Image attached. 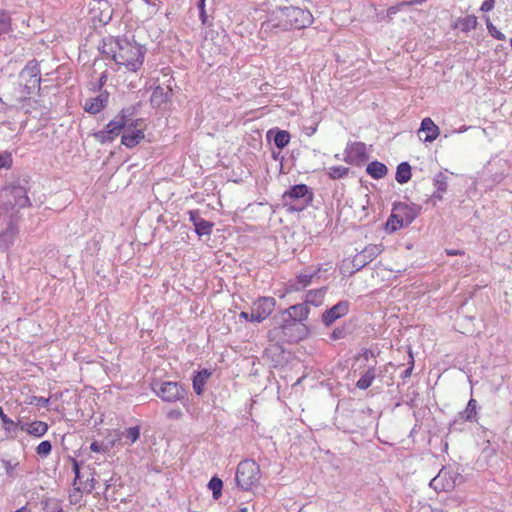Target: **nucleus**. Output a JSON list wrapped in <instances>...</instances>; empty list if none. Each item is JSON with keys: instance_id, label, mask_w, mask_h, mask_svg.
Returning a JSON list of instances; mask_svg holds the SVG:
<instances>
[{"instance_id": "41", "label": "nucleus", "mask_w": 512, "mask_h": 512, "mask_svg": "<svg viewBox=\"0 0 512 512\" xmlns=\"http://www.w3.org/2000/svg\"><path fill=\"white\" fill-rule=\"evenodd\" d=\"M0 420L2 422V426L6 432L12 433L15 432L18 428V424L15 423L12 419H10L3 411L2 407H0Z\"/></svg>"}, {"instance_id": "55", "label": "nucleus", "mask_w": 512, "mask_h": 512, "mask_svg": "<svg viewBox=\"0 0 512 512\" xmlns=\"http://www.w3.org/2000/svg\"><path fill=\"white\" fill-rule=\"evenodd\" d=\"M188 214H189V220L192 222L193 226H195L197 224V222L202 219V217L200 216L199 210H190L188 212Z\"/></svg>"}, {"instance_id": "62", "label": "nucleus", "mask_w": 512, "mask_h": 512, "mask_svg": "<svg viewBox=\"0 0 512 512\" xmlns=\"http://www.w3.org/2000/svg\"><path fill=\"white\" fill-rule=\"evenodd\" d=\"M107 81V73L103 72L99 78L98 89L101 90Z\"/></svg>"}, {"instance_id": "25", "label": "nucleus", "mask_w": 512, "mask_h": 512, "mask_svg": "<svg viewBox=\"0 0 512 512\" xmlns=\"http://www.w3.org/2000/svg\"><path fill=\"white\" fill-rule=\"evenodd\" d=\"M119 38H109L108 40L103 41V45L100 48V51L106 57H110L117 63V55H118V44Z\"/></svg>"}, {"instance_id": "24", "label": "nucleus", "mask_w": 512, "mask_h": 512, "mask_svg": "<svg viewBox=\"0 0 512 512\" xmlns=\"http://www.w3.org/2000/svg\"><path fill=\"white\" fill-rule=\"evenodd\" d=\"M267 338H268L269 342L274 343L278 348L281 349V351H283L282 344L286 343V339L284 336V330H283L282 324L275 323V326L268 330Z\"/></svg>"}, {"instance_id": "40", "label": "nucleus", "mask_w": 512, "mask_h": 512, "mask_svg": "<svg viewBox=\"0 0 512 512\" xmlns=\"http://www.w3.org/2000/svg\"><path fill=\"white\" fill-rule=\"evenodd\" d=\"M349 174V168L343 166H333L327 171V175L332 180L342 179L347 177Z\"/></svg>"}, {"instance_id": "6", "label": "nucleus", "mask_w": 512, "mask_h": 512, "mask_svg": "<svg viewBox=\"0 0 512 512\" xmlns=\"http://www.w3.org/2000/svg\"><path fill=\"white\" fill-rule=\"evenodd\" d=\"M273 320L276 324H282L286 343H297L309 335V328L304 321L292 318L289 313H285L284 318L274 316Z\"/></svg>"}, {"instance_id": "56", "label": "nucleus", "mask_w": 512, "mask_h": 512, "mask_svg": "<svg viewBox=\"0 0 512 512\" xmlns=\"http://www.w3.org/2000/svg\"><path fill=\"white\" fill-rule=\"evenodd\" d=\"M494 6H495V0H484L480 7V10L482 12H489L494 8Z\"/></svg>"}, {"instance_id": "48", "label": "nucleus", "mask_w": 512, "mask_h": 512, "mask_svg": "<svg viewBox=\"0 0 512 512\" xmlns=\"http://www.w3.org/2000/svg\"><path fill=\"white\" fill-rule=\"evenodd\" d=\"M69 503L70 505H76V504H79L80 501L82 500V490L81 488L78 486H74L73 490L69 493Z\"/></svg>"}, {"instance_id": "1", "label": "nucleus", "mask_w": 512, "mask_h": 512, "mask_svg": "<svg viewBox=\"0 0 512 512\" xmlns=\"http://www.w3.org/2000/svg\"><path fill=\"white\" fill-rule=\"evenodd\" d=\"M313 23V16L309 10L296 6H277L270 13L269 18L261 25L260 33L268 37L271 34L303 29Z\"/></svg>"}, {"instance_id": "5", "label": "nucleus", "mask_w": 512, "mask_h": 512, "mask_svg": "<svg viewBox=\"0 0 512 512\" xmlns=\"http://www.w3.org/2000/svg\"><path fill=\"white\" fill-rule=\"evenodd\" d=\"M151 389L164 402L174 403L187 397V390L180 382L155 379Z\"/></svg>"}, {"instance_id": "23", "label": "nucleus", "mask_w": 512, "mask_h": 512, "mask_svg": "<svg viewBox=\"0 0 512 512\" xmlns=\"http://www.w3.org/2000/svg\"><path fill=\"white\" fill-rule=\"evenodd\" d=\"M447 179L448 177L443 172H439L435 175L433 184L436 187V191L432 194L433 199L442 200L443 193H445L448 188Z\"/></svg>"}, {"instance_id": "29", "label": "nucleus", "mask_w": 512, "mask_h": 512, "mask_svg": "<svg viewBox=\"0 0 512 512\" xmlns=\"http://www.w3.org/2000/svg\"><path fill=\"white\" fill-rule=\"evenodd\" d=\"M25 426H27V427L24 428V426H21V429L26 430V432L28 434L36 436V437L43 436L48 430L47 423L42 422V421H34L32 423L25 424Z\"/></svg>"}, {"instance_id": "49", "label": "nucleus", "mask_w": 512, "mask_h": 512, "mask_svg": "<svg viewBox=\"0 0 512 512\" xmlns=\"http://www.w3.org/2000/svg\"><path fill=\"white\" fill-rule=\"evenodd\" d=\"M50 399L43 396H32L30 398L29 404L36 405L37 407H47L49 405Z\"/></svg>"}, {"instance_id": "60", "label": "nucleus", "mask_w": 512, "mask_h": 512, "mask_svg": "<svg viewBox=\"0 0 512 512\" xmlns=\"http://www.w3.org/2000/svg\"><path fill=\"white\" fill-rule=\"evenodd\" d=\"M445 252L448 256H461L465 254L463 250L459 249H446Z\"/></svg>"}, {"instance_id": "53", "label": "nucleus", "mask_w": 512, "mask_h": 512, "mask_svg": "<svg viewBox=\"0 0 512 512\" xmlns=\"http://www.w3.org/2000/svg\"><path fill=\"white\" fill-rule=\"evenodd\" d=\"M409 355H410L411 361H410V363H409V364H410V365H409V367H408V368H406V369L402 372V374H401V378H402L403 380H405V379H407V378H409V377L411 376L412 371H413V368H414V358H413V355H412V353H411V352H409Z\"/></svg>"}, {"instance_id": "54", "label": "nucleus", "mask_w": 512, "mask_h": 512, "mask_svg": "<svg viewBox=\"0 0 512 512\" xmlns=\"http://www.w3.org/2000/svg\"><path fill=\"white\" fill-rule=\"evenodd\" d=\"M25 79V83L26 84H30L32 86V88H35L37 90H40V83H41V78L40 77H27V78H24Z\"/></svg>"}, {"instance_id": "12", "label": "nucleus", "mask_w": 512, "mask_h": 512, "mask_svg": "<svg viewBox=\"0 0 512 512\" xmlns=\"http://www.w3.org/2000/svg\"><path fill=\"white\" fill-rule=\"evenodd\" d=\"M381 245H373L370 244L366 246L359 254H357L352 260V266L355 271H359L368 265L372 260H374L378 255L382 252Z\"/></svg>"}, {"instance_id": "38", "label": "nucleus", "mask_w": 512, "mask_h": 512, "mask_svg": "<svg viewBox=\"0 0 512 512\" xmlns=\"http://www.w3.org/2000/svg\"><path fill=\"white\" fill-rule=\"evenodd\" d=\"M208 488L212 491L213 499L218 500L222 495L223 481L219 477L213 476L208 482Z\"/></svg>"}, {"instance_id": "34", "label": "nucleus", "mask_w": 512, "mask_h": 512, "mask_svg": "<svg viewBox=\"0 0 512 512\" xmlns=\"http://www.w3.org/2000/svg\"><path fill=\"white\" fill-rule=\"evenodd\" d=\"M44 512H65L62 508V500L57 498H45L41 501Z\"/></svg>"}, {"instance_id": "27", "label": "nucleus", "mask_w": 512, "mask_h": 512, "mask_svg": "<svg viewBox=\"0 0 512 512\" xmlns=\"http://www.w3.org/2000/svg\"><path fill=\"white\" fill-rule=\"evenodd\" d=\"M411 170H412L411 165L408 162H406V161L401 162L400 164H398V166L396 168L395 180L399 184L407 183L408 181H410V179L412 177Z\"/></svg>"}, {"instance_id": "22", "label": "nucleus", "mask_w": 512, "mask_h": 512, "mask_svg": "<svg viewBox=\"0 0 512 512\" xmlns=\"http://www.w3.org/2000/svg\"><path fill=\"white\" fill-rule=\"evenodd\" d=\"M366 172L373 179L379 180L387 175L388 168L384 163L374 160L367 165Z\"/></svg>"}, {"instance_id": "50", "label": "nucleus", "mask_w": 512, "mask_h": 512, "mask_svg": "<svg viewBox=\"0 0 512 512\" xmlns=\"http://www.w3.org/2000/svg\"><path fill=\"white\" fill-rule=\"evenodd\" d=\"M205 1L206 0H199L197 3V7L199 9V17L203 25H209L208 23V16L206 14L205 9Z\"/></svg>"}, {"instance_id": "42", "label": "nucleus", "mask_w": 512, "mask_h": 512, "mask_svg": "<svg viewBox=\"0 0 512 512\" xmlns=\"http://www.w3.org/2000/svg\"><path fill=\"white\" fill-rule=\"evenodd\" d=\"M68 460L69 462L71 463V466H72V471L75 475L74 477V481H73V486H76V484L79 482L81 483V465L82 463L77 461L75 458L69 456L68 457Z\"/></svg>"}, {"instance_id": "51", "label": "nucleus", "mask_w": 512, "mask_h": 512, "mask_svg": "<svg viewBox=\"0 0 512 512\" xmlns=\"http://www.w3.org/2000/svg\"><path fill=\"white\" fill-rule=\"evenodd\" d=\"M12 165V156L8 152L0 153V169L10 168Z\"/></svg>"}, {"instance_id": "31", "label": "nucleus", "mask_w": 512, "mask_h": 512, "mask_svg": "<svg viewBox=\"0 0 512 512\" xmlns=\"http://www.w3.org/2000/svg\"><path fill=\"white\" fill-rule=\"evenodd\" d=\"M476 408H477V401L475 399L471 398L468 401L465 410H463L459 413V418L461 420L470 421V422L476 421V419H477Z\"/></svg>"}, {"instance_id": "13", "label": "nucleus", "mask_w": 512, "mask_h": 512, "mask_svg": "<svg viewBox=\"0 0 512 512\" xmlns=\"http://www.w3.org/2000/svg\"><path fill=\"white\" fill-rule=\"evenodd\" d=\"M349 308V301H339L337 304L324 311L321 317L322 323L327 327L331 326L336 320L345 316L349 312Z\"/></svg>"}, {"instance_id": "37", "label": "nucleus", "mask_w": 512, "mask_h": 512, "mask_svg": "<svg viewBox=\"0 0 512 512\" xmlns=\"http://www.w3.org/2000/svg\"><path fill=\"white\" fill-rule=\"evenodd\" d=\"M20 78L40 77V69L36 60H31L20 72Z\"/></svg>"}, {"instance_id": "33", "label": "nucleus", "mask_w": 512, "mask_h": 512, "mask_svg": "<svg viewBox=\"0 0 512 512\" xmlns=\"http://www.w3.org/2000/svg\"><path fill=\"white\" fill-rule=\"evenodd\" d=\"M404 222L401 220V218L398 216V213L392 209L391 215L388 217L385 229L389 233H393L404 227Z\"/></svg>"}, {"instance_id": "43", "label": "nucleus", "mask_w": 512, "mask_h": 512, "mask_svg": "<svg viewBox=\"0 0 512 512\" xmlns=\"http://www.w3.org/2000/svg\"><path fill=\"white\" fill-rule=\"evenodd\" d=\"M52 451V444L49 440H44L36 447V453L41 458H46Z\"/></svg>"}, {"instance_id": "20", "label": "nucleus", "mask_w": 512, "mask_h": 512, "mask_svg": "<svg viewBox=\"0 0 512 512\" xmlns=\"http://www.w3.org/2000/svg\"><path fill=\"white\" fill-rule=\"evenodd\" d=\"M419 133L425 132V142H433L440 133L439 127L432 121L431 118H424L420 124Z\"/></svg>"}, {"instance_id": "58", "label": "nucleus", "mask_w": 512, "mask_h": 512, "mask_svg": "<svg viewBox=\"0 0 512 512\" xmlns=\"http://www.w3.org/2000/svg\"><path fill=\"white\" fill-rule=\"evenodd\" d=\"M183 416V413L180 409H171L167 413V417L169 419L178 420Z\"/></svg>"}, {"instance_id": "17", "label": "nucleus", "mask_w": 512, "mask_h": 512, "mask_svg": "<svg viewBox=\"0 0 512 512\" xmlns=\"http://www.w3.org/2000/svg\"><path fill=\"white\" fill-rule=\"evenodd\" d=\"M211 375L212 371L207 368H203L193 373L192 386L196 395L201 396L204 393L205 385Z\"/></svg>"}, {"instance_id": "4", "label": "nucleus", "mask_w": 512, "mask_h": 512, "mask_svg": "<svg viewBox=\"0 0 512 512\" xmlns=\"http://www.w3.org/2000/svg\"><path fill=\"white\" fill-rule=\"evenodd\" d=\"M313 192L306 184H296L282 195V205L287 212H301L313 201Z\"/></svg>"}, {"instance_id": "45", "label": "nucleus", "mask_w": 512, "mask_h": 512, "mask_svg": "<svg viewBox=\"0 0 512 512\" xmlns=\"http://www.w3.org/2000/svg\"><path fill=\"white\" fill-rule=\"evenodd\" d=\"M123 436L126 439H129L131 443H135L140 438V427L139 426H133L129 427L125 430L123 433Z\"/></svg>"}, {"instance_id": "9", "label": "nucleus", "mask_w": 512, "mask_h": 512, "mask_svg": "<svg viewBox=\"0 0 512 512\" xmlns=\"http://www.w3.org/2000/svg\"><path fill=\"white\" fill-rule=\"evenodd\" d=\"M344 154V161L355 166L363 165L369 158L366 145L363 142L348 143Z\"/></svg>"}, {"instance_id": "39", "label": "nucleus", "mask_w": 512, "mask_h": 512, "mask_svg": "<svg viewBox=\"0 0 512 512\" xmlns=\"http://www.w3.org/2000/svg\"><path fill=\"white\" fill-rule=\"evenodd\" d=\"M12 31L11 17L5 10H0V36Z\"/></svg>"}, {"instance_id": "63", "label": "nucleus", "mask_w": 512, "mask_h": 512, "mask_svg": "<svg viewBox=\"0 0 512 512\" xmlns=\"http://www.w3.org/2000/svg\"><path fill=\"white\" fill-rule=\"evenodd\" d=\"M398 12L397 6H391L387 9V16L389 18H392L393 15H395Z\"/></svg>"}, {"instance_id": "19", "label": "nucleus", "mask_w": 512, "mask_h": 512, "mask_svg": "<svg viewBox=\"0 0 512 512\" xmlns=\"http://www.w3.org/2000/svg\"><path fill=\"white\" fill-rule=\"evenodd\" d=\"M121 135V144L127 148L136 147L144 138L145 134L142 129L123 130Z\"/></svg>"}, {"instance_id": "35", "label": "nucleus", "mask_w": 512, "mask_h": 512, "mask_svg": "<svg viewBox=\"0 0 512 512\" xmlns=\"http://www.w3.org/2000/svg\"><path fill=\"white\" fill-rule=\"evenodd\" d=\"M319 272H320V268H318V269L309 268V269L305 270L304 272H301L300 274L297 275V282L303 288H305L311 284L312 279L314 277H318Z\"/></svg>"}, {"instance_id": "11", "label": "nucleus", "mask_w": 512, "mask_h": 512, "mask_svg": "<svg viewBox=\"0 0 512 512\" xmlns=\"http://www.w3.org/2000/svg\"><path fill=\"white\" fill-rule=\"evenodd\" d=\"M276 300L273 297H260L251 306L253 312L252 318L257 323H261L267 319L273 312Z\"/></svg>"}, {"instance_id": "18", "label": "nucleus", "mask_w": 512, "mask_h": 512, "mask_svg": "<svg viewBox=\"0 0 512 512\" xmlns=\"http://www.w3.org/2000/svg\"><path fill=\"white\" fill-rule=\"evenodd\" d=\"M172 95V89L167 87L164 88L160 85L156 86L150 97V103L153 108H161L163 104L170 101Z\"/></svg>"}, {"instance_id": "64", "label": "nucleus", "mask_w": 512, "mask_h": 512, "mask_svg": "<svg viewBox=\"0 0 512 512\" xmlns=\"http://www.w3.org/2000/svg\"><path fill=\"white\" fill-rule=\"evenodd\" d=\"M37 89L35 88H32V86L30 84H26L24 85V91H25V94L26 95H31L33 94Z\"/></svg>"}, {"instance_id": "44", "label": "nucleus", "mask_w": 512, "mask_h": 512, "mask_svg": "<svg viewBox=\"0 0 512 512\" xmlns=\"http://www.w3.org/2000/svg\"><path fill=\"white\" fill-rule=\"evenodd\" d=\"M485 22L487 30L493 38L500 41H504L506 39L505 35L493 25L489 17L485 18Z\"/></svg>"}, {"instance_id": "26", "label": "nucleus", "mask_w": 512, "mask_h": 512, "mask_svg": "<svg viewBox=\"0 0 512 512\" xmlns=\"http://www.w3.org/2000/svg\"><path fill=\"white\" fill-rule=\"evenodd\" d=\"M355 325L352 320L344 322L343 325L336 327L330 334L332 340L343 339L353 333Z\"/></svg>"}, {"instance_id": "30", "label": "nucleus", "mask_w": 512, "mask_h": 512, "mask_svg": "<svg viewBox=\"0 0 512 512\" xmlns=\"http://www.w3.org/2000/svg\"><path fill=\"white\" fill-rule=\"evenodd\" d=\"M477 26V17L474 15H467L466 17L459 18L454 24V28H458L463 32L474 30Z\"/></svg>"}, {"instance_id": "7", "label": "nucleus", "mask_w": 512, "mask_h": 512, "mask_svg": "<svg viewBox=\"0 0 512 512\" xmlns=\"http://www.w3.org/2000/svg\"><path fill=\"white\" fill-rule=\"evenodd\" d=\"M260 479L259 465L251 459L241 461L236 470L237 486L244 491L250 490Z\"/></svg>"}, {"instance_id": "14", "label": "nucleus", "mask_w": 512, "mask_h": 512, "mask_svg": "<svg viewBox=\"0 0 512 512\" xmlns=\"http://www.w3.org/2000/svg\"><path fill=\"white\" fill-rule=\"evenodd\" d=\"M393 207L405 225L411 224L416 219L420 209L414 204H407L404 202H395Z\"/></svg>"}, {"instance_id": "8", "label": "nucleus", "mask_w": 512, "mask_h": 512, "mask_svg": "<svg viewBox=\"0 0 512 512\" xmlns=\"http://www.w3.org/2000/svg\"><path fill=\"white\" fill-rule=\"evenodd\" d=\"M126 128V122H124L118 115L114 119L110 120L105 128L100 131L93 132L91 134L101 144L113 142Z\"/></svg>"}, {"instance_id": "15", "label": "nucleus", "mask_w": 512, "mask_h": 512, "mask_svg": "<svg viewBox=\"0 0 512 512\" xmlns=\"http://www.w3.org/2000/svg\"><path fill=\"white\" fill-rule=\"evenodd\" d=\"M110 94L105 90L96 97L86 99L84 103V110L89 114H97L102 111L109 102Z\"/></svg>"}, {"instance_id": "32", "label": "nucleus", "mask_w": 512, "mask_h": 512, "mask_svg": "<svg viewBox=\"0 0 512 512\" xmlns=\"http://www.w3.org/2000/svg\"><path fill=\"white\" fill-rule=\"evenodd\" d=\"M376 377V369L374 366L369 367L368 370L360 377V379L356 382V387L361 390L368 389L373 380Z\"/></svg>"}, {"instance_id": "52", "label": "nucleus", "mask_w": 512, "mask_h": 512, "mask_svg": "<svg viewBox=\"0 0 512 512\" xmlns=\"http://www.w3.org/2000/svg\"><path fill=\"white\" fill-rule=\"evenodd\" d=\"M89 470L91 471L90 475H91V478H88L86 480V486H85V489H86V492L87 493H91L92 490L95 489V484H96V480L94 478V474H95V470L94 469H91L89 468Z\"/></svg>"}, {"instance_id": "16", "label": "nucleus", "mask_w": 512, "mask_h": 512, "mask_svg": "<svg viewBox=\"0 0 512 512\" xmlns=\"http://www.w3.org/2000/svg\"><path fill=\"white\" fill-rule=\"evenodd\" d=\"M266 137L269 142H273L274 145L280 150L284 149L289 144L291 139L290 133L288 131L278 128L270 129L267 132Z\"/></svg>"}, {"instance_id": "2", "label": "nucleus", "mask_w": 512, "mask_h": 512, "mask_svg": "<svg viewBox=\"0 0 512 512\" xmlns=\"http://www.w3.org/2000/svg\"><path fill=\"white\" fill-rule=\"evenodd\" d=\"M29 177L18 178L15 182L6 185L2 192L3 197L6 199L2 202L1 207L7 211L18 208L30 207L31 201L28 197Z\"/></svg>"}, {"instance_id": "59", "label": "nucleus", "mask_w": 512, "mask_h": 512, "mask_svg": "<svg viewBox=\"0 0 512 512\" xmlns=\"http://www.w3.org/2000/svg\"><path fill=\"white\" fill-rule=\"evenodd\" d=\"M90 449H91V451L96 452V453L104 452V451H105V450L103 449L102 444H100V443H99V442H97V441H93V442L90 444Z\"/></svg>"}, {"instance_id": "3", "label": "nucleus", "mask_w": 512, "mask_h": 512, "mask_svg": "<svg viewBox=\"0 0 512 512\" xmlns=\"http://www.w3.org/2000/svg\"><path fill=\"white\" fill-rule=\"evenodd\" d=\"M117 65H124L129 71L137 72L143 65L146 48L127 38H119Z\"/></svg>"}, {"instance_id": "57", "label": "nucleus", "mask_w": 512, "mask_h": 512, "mask_svg": "<svg viewBox=\"0 0 512 512\" xmlns=\"http://www.w3.org/2000/svg\"><path fill=\"white\" fill-rule=\"evenodd\" d=\"M142 122V119L140 118H137V119H131L130 121H128L127 123V126L124 130H134V129H138V126H140Z\"/></svg>"}, {"instance_id": "61", "label": "nucleus", "mask_w": 512, "mask_h": 512, "mask_svg": "<svg viewBox=\"0 0 512 512\" xmlns=\"http://www.w3.org/2000/svg\"><path fill=\"white\" fill-rule=\"evenodd\" d=\"M252 315H253V312L251 311L250 313L249 312H245V311H242L239 316L240 318L242 319H245L246 321H249V322H256V320H254L252 318Z\"/></svg>"}, {"instance_id": "10", "label": "nucleus", "mask_w": 512, "mask_h": 512, "mask_svg": "<svg viewBox=\"0 0 512 512\" xmlns=\"http://www.w3.org/2000/svg\"><path fill=\"white\" fill-rule=\"evenodd\" d=\"M462 479L458 473L446 472L443 469L429 483V486L437 492L451 491L456 485V480Z\"/></svg>"}, {"instance_id": "28", "label": "nucleus", "mask_w": 512, "mask_h": 512, "mask_svg": "<svg viewBox=\"0 0 512 512\" xmlns=\"http://www.w3.org/2000/svg\"><path fill=\"white\" fill-rule=\"evenodd\" d=\"M325 292H326V288L309 290L306 293L304 304H306L307 306L309 304L314 305L316 307L320 306L324 299Z\"/></svg>"}, {"instance_id": "21", "label": "nucleus", "mask_w": 512, "mask_h": 512, "mask_svg": "<svg viewBox=\"0 0 512 512\" xmlns=\"http://www.w3.org/2000/svg\"><path fill=\"white\" fill-rule=\"evenodd\" d=\"M310 309L304 303H299L290 306L289 308L282 310L278 317H283L285 313H289L294 319H300V321H305L308 318Z\"/></svg>"}, {"instance_id": "46", "label": "nucleus", "mask_w": 512, "mask_h": 512, "mask_svg": "<svg viewBox=\"0 0 512 512\" xmlns=\"http://www.w3.org/2000/svg\"><path fill=\"white\" fill-rule=\"evenodd\" d=\"M1 462L5 468L6 475L8 477L15 478L16 477L15 468L19 466V464H20L19 461L12 463L11 460L1 459Z\"/></svg>"}, {"instance_id": "47", "label": "nucleus", "mask_w": 512, "mask_h": 512, "mask_svg": "<svg viewBox=\"0 0 512 512\" xmlns=\"http://www.w3.org/2000/svg\"><path fill=\"white\" fill-rule=\"evenodd\" d=\"M136 114V106H130L127 108L121 109V111L117 114L119 118H121L126 124L130 121Z\"/></svg>"}, {"instance_id": "36", "label": "nucleus", "mask_w": 512, "mask_h": 512, "mask_svg": "<svg viewBox=\"0 0 512 512\" xmlns=\"http://www.w3.org/2000/svg\"><path fill=\"white\" fill-rule=\"evenodd\" d=\"M214 227V223L205 220L202 218L197 224L194 226L195 233L199 236H209L212 233V229Z\"/></svg>"}]
</instances>
